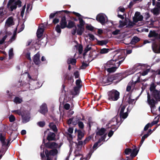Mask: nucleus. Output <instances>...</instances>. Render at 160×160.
Segmentation results:
<instances>
[{"label": "nucleus", "instance_id": "1", "mask_svg": "<svg viewBox=\"0 0 160 160\" xmlns=\"http://www.w3.org/2000/svg\"><path fill=\"white\" fill-rule=\"evenodd\" d=\"M140 78V73L139 72L137 73L133 78L128 83L127 87L126 94L127 95V102L130 105L128 107H132V105L135 104L136 100L135 99L131 98V92L133 91L134 88L137 84L139 83Z\"/></svg>", "mask_w": 160, "mask_h": 160}, {"label": "nucleus", "instance_id": "2", "mask_svg": "<svg viewBox=\"0 0 160 160\" xmlns=\"http://www.w3.org/2000/svg\"><path fill=\"white\" fill-rule=\"evenodd\" d=\"M147 94V101L148 104L150 105L152 110L155 107V104L156 102L153 98H154L157 101H160V92L158 90H155L153 91L151 93L152 99L151 98V96L149 93H148Z\"/></svg>", "mask_w": 160, "mask_h": 160}, {"label": "nucleus", "instance_id": "3", "mask_svg": "<svg viewBox=\"0 0 160 160\" xmlns=\"http://www.w3.org/2000/svg\"><path fill=\"white\" fill-rule=\"evenodd\" d=\"M123 60L118 62L116 59L111 60L108 62L105 65V68L110 73L114 72L122 62Z\"/></svg>", "mask_w": 160, "mask_h": 160}, {"label": "nucleus", "instance_id": "4", "mask_svg": "<svg viewBox=\"0 0 160 160\" xmlns=\"http://www.w3.org/2000/svg\"><path fill=\"white\" fill-rule=\"evenodd\" d=\"M122 119L119 116H116L113 118L109 122V123L107 125V128H110L114 130H116L118 128L121 122Z\"/></svg>", "mask_w": 160, "mask_h": 160}, {"label": "nucleus", "instance_id": "5", "mask_svg": "<svg viewBox=\"0 0 160 160\" xmlns=\"http://www.w3.org/2000/svg\"><path fill=\"white\" fill-rule=\"evenodd\" d=\"M133 21L132 22L129 19H126V23H127V27L131 28L134 25L139 26V25L137 24V23L140 21V13L139 12H136L133 18Z\"/></svg>", "mask_w": 160, "mask_h": 160}, {"label": "nucleus", "instance_id": "6", "mask_svg": "<svg viewBox=\"0 0 160 160\" xmlns=\"http://www.w3.org/2000/svg\"><path fill=\"white\" fill-rule=\"evenodd\" d=\"M108 95L109 100L116 101L119 98L120 93L118 91L113 89L108 92Z\"/></svg>", "mask_w": 160, "mask_h": 160}, {"label": "nucleus", "instance_id": "7", "mask_svg": "<svg viewBox=\"0 0 160 160\" xmlns=\"http://www.w3.org/2000/svg\"><path fill=\"white\" fill-rule=\"evenodd\" d=\"M21 6V2L20 0H9L7 6L9 10L12 11L16 8L17 6L20 7Z\"/></svg>", "mask_w": 160, "mask_h": 160}, {"label": "nucleus", "instance_id": "8", "mask_svg": "<svg viewBox=\"0 0 160 160\" xmlns=\"http://www.w3.org/2000/svg\"><path fill=\"white\" fill-rule=\"evenodd\" d=\"M126 106L122 104L119 108L118 112L120 115L119 117L121 119H125L128 116V111L129 107L126 110Z\"/></svg>", "mask_w": 160, "mask_h": 160}, {"label": "nucleus", "instance_id": "9", "mask_svg": "<svg viewBox=\"0 0 160 160\" xmlns=\"http://www.w3.org/2000/svg\"><path fill=\"white\" fill-rule=\"evenodd\" d=\"M92 153L90 152L86 158H82V155L80 154H76L75 157L73 158L70 155L67 158L66 160H88L90 158Z\"/></svg>", "mask_w": 160, "mask_h": 160}, {"label": "nucleus", "instance_id": "10", "mask_svg": "<svg viewBox=\"0 0 160 160\" xmlns=\"http://www.w3.org/2000/svg\"><path fill=\"white\" fill-rule=\"evenodd\" d=\"M11 34L10 32H8L6 30H3L0 31V45L4 43L6 38Z\"/></svg>", "mask_w": 160, "mask_h": 160}, {"label": "nucleus", "instance_id": "11", "mask_svg": "<svg viewBox=\"0 0 160 160\" xmlns=\"http://www.w3.org/2000/svg\"><path fill=\"white\" fill-rule=\"evenodd\" d=\"M96 19L102 25L108 21L107 17L103 13L98 14L96 17Z\"/></svg>", "mask_w": 160, "mask_h": 160}, {"label": "nucleus", "instance_id": "12", "mask_svg": "<svg viewBox=\"0 0 160 160\" xmlns=\"http://www.w3.org/2000/svg\"><path fill=\"white\" fill-rule=\"evenodd\" d=\"M44 143V145H45L46 147L49 148H60L61 144L59 145V146L54 142H48L46 143H44V140H43V144ZM43 145L42 144L41 146V149L43 148Z\"/></svg>", "mask_w": 160, "mask_h": 160}, {"label": "nucleus", "instance_id": "13", "mask_svg": "<svg viewBox=\"0 0 160 160\" xmlns=\"http://www.w3.org/2000/svg\"><path fill=\"white\" fill-rule=\"evenodd\" d=\"M138 151L139 150H137L136 148H134L133 149L130 148H127L125 150V153L127 155L131 153L130 157L132 158H133L136 156Z\"/></svg>", "mask_w": 160, "mask_h": 160}, {"label": "nucleus", "instance_id": "14", "mask_svg": "<svg viewBox=\"0 0 160 160\" xmlns=\"http://www.w3.org/2000/svg\"><path fill=\"white\" fill-rule=\"evenodd\" d=\"M152 48L156 53H160V41L158 42H154L152 44Z\"/></svg>", "mask_w": 160, "mask_h": 160}, {"label": "nucleus", "instance_id": "15", "mask_svg": "<svg viewBox=\"0 0 160 160\" xmlns=\"http://www.w3.org/2000/svg\"><path fill=\"white\" fill-rule=\"evenodd\" d=\"M74 15L78 18V19L79 21V24L77 25L78 27H84L85 22L82 19V16L79 13L73 12H72Z\"/></svg>", "mask_w": 160, "mask_h": 160}, {"label": "nucleus", "instance_id": "16", "mask_svg": "<svg viewBox=\"0 0 160 160\" xmlns=\"http://www.w3.org/2000/svg\"><path fill=\"white\" fill-rule=\"evenodd\" d=\"M44 31V26L42 24L39 27L37 31V35L38 38H40L42 36Z\"/></svg>", "mask_w": 160, "mask_h": 160}, {"label": "nucleus", "instance_id": "17", "mask_svg": "<svg viewBox=\"0 0 160 160\" xmlns=\"http://www.w3.org/2000/svg\"><path fill=\"white\" fill-rule=\"evenodd\" d=\"M73 128H69L68 129L66 134L68 140L70 142L72 140L73 137L72 134L73 132Z\"/></svg>", "mask_w": 160, "mask_h": 160}, {"label": "nucleus", "instance_id": "18", "mask_svg": "<svg viewBox=\"0 0 160 160\" xmlns=\"http://www.w3.org/2000/svg\"><path fill=\"white\" fill-rule=\"evenodd\" d=\"M14 24L13 18L12 17H9L6 20L5 26L6 27H9Z\"/></svg>", "mask_w": 160, "mask_h": 160}, {"label": "nucleus", "instance_id": "19", "mask_svg": "<svg viewBox=\"0 0 160 160\" xmlns=\"http://www.w3.org/2000/svg\"><path fill=\"white\" fill-rule=\"evenodd\" d=\"M152 133V131L151 129H148L146 133L145 132L144 134H143L144 135L142 137L141 140V146L145 139L147 138Z\"/></svg>", "mask_w": 160, "mask_h": 160}, {"label": "nucleus", "instance_id": "20", "mask_svg": "<svg viewBox=\"0 0 160 160\" xmlns=\"http://www.w3.org/2000/svg\"><path fill=\"white\" fill-rule=\"evenodd\" d=\"M41 42V41H40L38 39L36 41L32 40V39H30L28 41L26 45L27 46H29L30 45L34 46V47H36V46H35V45H39Z\"/></svg>", "mask_w": 160, "mask_h": 160}, {"label": "nucleus", "instance_id": "21", "mask_svg": "<svg viewBox=\"0 0 160 160\" xmlns=\"http://www.w3.org/2000/svg\"><path fill=\"white\" fill-rule=\"evenodd\" d=\"M60 24L61 28L63 29L67 27V22L65 17H63L62 18Z\"/></svg>", "mask_w": 160, "mask_h": 160}, {"label": "nucleus", "instance_id": "22", "mask_svg": "<svg viewBox=\"0 0 160 160\" xmlns=\"http://www.w3.org/2000/svg\"><path fill=\"white\" fill-rule=\"evenodd\" d=\"M40 54L38 53H37L34 56L33 61L34 63L36 65H38L40 63Z\"/></svg>", "mask_w": 160, "mask_h": 160}, {"label": "nucleus", "instance_id": "23", "mask_svg": "<svg viewBox=\"0 0 160 160\" xmlns=\"http://www.w3.org/2000/svg\"><path fill=\"white\" fill-rule=\"evenodd\" d=\"M46 151L48 152V154L49 155V157L51 158V159H52V156H55L58 153V151L56 149H52L49 151H48L47 150H46L45 151V153Z\"/></svg>", "mask_w": 160, "mask_h": 160}, {"label": "nucleus", "instance_id": "24", "mask_svg": "<svg viewBox=\"0 0 160 160\" xmlns=\"http://www.w3.org/2000/svg\"><path fill=\"white\" fill-rule=\"evenodd\" d=\"M39 111L41 113L43 114L47 112L48 109L46 104H43L41 106Z\"/></svg>", "mask_w": 160, "mask_h": 160}, {"label": "nucleus", "instance_id": "25", "mask_svg": "<svg viewBox=\"0 0 160 160\" xmlns=\"http://www.w3.org/2000/svg\"><path fill=\"white\" fill-rule=\"evenodd\" d=\"M148 37L149 38L154 37L155 38L159 39V34L155 31H150L148 35Z\"/></svg>", "mask_w": 160, "mask_h": 160}, {"label": "nucleus", "instance_id": "26", "mask_svg": "<svg viewBox=\"0 0 160 160\" xmlns=\"http://www.w3.org/2000/svg\"><path fill=\"white\" fill-rule=\"evenodd\" d=\"M6 13V10L4 9V8L1 7L0 8V23L2 22L4 18H2V16L5 14Z\"/></svg>", "mask_w": 160, "mask_h": 160}, {"label": "nucleus", "instance_id": "27", "mask_svg": "<svg viewBox=\"0 0 160 160\" xmlns=\"http://www.w3.org/2000/svg\"><path fill=\"white\" fill-rule=\"evenodd\" d=\"M75 132H77L78 133V140H81L84 136V133L80 130L77 131L76 129L75 130Z\"/></svg>", "mask_w": 160, "mask_h": 160}, {"label": "nucleus", "instance_id": "28", "mask_svg": "<svg viewBox=\"0 0 160 160\" xmlns=\"http://www.w3.org/2000/svg\"><path fill=\"white\" fill-rule=\"evenodd\" d=\"M55 135L54 133L50 132L48 134L47 138L49 141L53 140L55 139Z\"/></svg>", "mask_w": 160, "mask_h": 160}, {"label": "nucleus", "instance_id": "29", "mask_svg": "<svg viewBox=\"0 0 160 160\" xmlns=\"http://www.w3.org/2000/svg\"><path fill=\"white\" fill-rule=\"evenodd\" d=\"M91 139V138L88 137L83 142L81 141H79L78 143V146H81L82 145H84L85 144L88 142Z\"/></svg>", "mask_w": 160, "mask_h": 160}, {"label": "nucleus", "instance_id": "30", "mask_svg": "<svg viewBox=\"0 0 160 160\" xmlns=\"http://www.w3.org/2000/svg\"><path fill=\"white\" fill-rule=\"evenodd\" d=\"M105 129L104 128H102L97 133V134L100 135H104V137H106L107 135V133L105 132Z\"/></svg>", "mask_w": 160, "mask_h": 160}, {"label": "nucleus", "instance_id": "31", "mask_svg": "<svg viewBox=\"0 0 160 160\" xmlns=\"http://www.w3.org/2000/svg\"><path fill=\"white\" fill-rule=\"evenodd\" d=\"M0 140L3 146L7 145L6 142L5 141V139L4 136L2 135V134L1 133H0Z\"/></svg>", "mask_w": 160, "mask_h": 160}, {"label": "nucleus", "instance_id": "32", "mask_svg": "<svg viewBox=\"0 0 160 160\" xmlns=\"http://www.w3.org/2000/svg\"><path fill=\"white\" fill-rule=\"evenodd\" d=\"M78 28L77 30V34L79 35H81L84 31V27H78Z\"/></svg>", "mask_w": 160, "mask_h": 160}, {"label": "nucleus", "instance_id": "33", "mask_svg": "<svg viewBox=\"0 0 160 160\" xmlns=\"http://www.w3.org/2000/svg\"><path fill=\"white\" fill-rule=\"evenodd\" d=\"M152 127L151 126V124L150 123H149L147 124L144 128V129L143 131L142 132V133L141 134V136H142V134H144L145 133V132L147 130H148V129L149 128H151Z\"/></svg>", "mask_w": 160, "mask_h": 160}, {"label": "nucleus", "instance_id": "34", "mask_svg": "<svg viewBox=\"0 0 160 160\" xmlns=\"http://www.w3.org/2000/svg\"><path fill=\"white\" fill-rule=\"evenodd\" d=\"M75 26V23L74 22L71 21H69L68 22V25H67V27L68 28H70Z\"/></svg>", "mask_w": 160, "mask_h": 160}, {"label": "nucleus", "instance_id": "35", "mask_svg": "<svg viewBox=\"0 0 160 160\" xmlns=\"http://www.w3.org/2000/svg\"><path fill=\"white\" fill-rule=\"evenodd\" d=\"M75 48L77 50H78L80 53H81L82 51V47L81 45L77 44L75 46Z\"/></svg>", "mask_w": 160, "mask_h": 160}, {"label": "nucleus", "instance_id": "36", "mask_svg": "<svg viewBox=\"0 0 160 160\" xmlns=\"http://www.w3.org/2000/svg\"><path fill=\"white\" fill-rule=\"evenodd\" d=\"M160 9L157 8H154L153 9L151 10L152 12L154 15H158L159 14V12Z\"/></svg>", "mask_w": 160, "mask_h": 160}, {"label": "nucleus", "instance_id": "37", "mask_svg": "<svg viewBox=\"0 0 160 160\" xmlns=\"http://www.w3.org/2000/svg\"><path fill=\"white\" fill-rule=\"evenodd\" d=\"M50 128L54 131L56 132L57 131L56 126L53 122L50 123L49 125Z\"/></svg>", "mask_w": 160, "mask_h": 160}, {"label": "nucleus", "instance_id": "38", "mask_svg": "<svg viewBox=\"0 0 160 160\" xmlns=\"http://www.w3.org/2000/svg\"><path fill=\"white\" fill-rule=\"evenodd\" d=\"M80 88L75 87L74 88L73 91L72 92V94L73 95H76L79 93V89Z\"/></svg>", "mask_w": 160, "mask_h": 160}, {"label": "nucleus", "instance_id": "39", "mask_svg": "<svg viewBox=\"0 0 160 160\" xmlns=\"http://www.w3.org/2000/svg\"><path fill=\"white\" fill-rule=\"evenodd\" d=\"M139 40V38L137 37H134L132 39L131 43L132 44H134L136 43Z\"/></svg>", "mask_w": 160, "mask_h": 160}, {"label": "nucleus", "instance_id": "40", "mask_svg": "<svg viewBox=\"0 0 160 160\" xmlns=\"http://www.w3.org/2000/svg\"><path fill=\"white\" fill-rule=\"evenodd\" d=\"M76 62V61L75 59L72 58H68L67 61V62L68 64L71 63L72 65H74L75 64Z\"/></svg>", "mask_w": 160, "mask_h": 160}, {"label": "nucleus", "instance_id": "41", "mask_svg": "<svg viewBox=\"0 0 160 160\" xmlns=\"http://www.w3.org/2000/svg\"><path fill=\"white\" fill-rule=\"evenodd\" d=\"M127 23H126V19H125V22H123L121 20L119 21V25L118 26L119 28H123L125 26L127 25Z\"/></svg>", "mask_w": 160, "mask_h": 160}, {"label": "nucleus", "instance_id": "42", "mask_svg": "<svg viewBox=\"0 0 160 160\" xmlns=\"http://www.w3.org/2000/svg\"><path fill=\"white\" fill-rule=\"evenodd\" d=\"M156 87V85L154 83H152L151 84L149 88V89L151 92V93H152L153 91L155 90H156V89H155Z\"/></svg>", "mask_w": 160, "mask_h": 160}, {"label": "nucleus", "instance_id": "43", "mask_svg": "<svg viewBox=\"0 0 160 160\" xmlns=\"http://www.w3.org/2000/svg\"><path fill=\"white\" fill-rule=\"evenodd\" d=\"M108 41L105 40L98 41V44L101 46L106 45L108 43Z\"/></svg>", "mask_w": 160, "mask_h": 160}, {"label": "nucleus", "instance_id": "44", "mask_svg": "<svg viewBox=\"0 0 160 160\" xmlns=\"http://www.w3.org/2000/svg\"><path fill=\"white\" fill-rule=\"evenodd\" d=\"M140 70V64L137 63L136 64L133 68V70L134 72L138 71Z\"/></svg>", "mask_w": 160, "mask_h": 160}, {"label": "nucleus", "instance_id": "45", "mask_svg": "<svg viewBox=\"0 0 160 160\" xmlns=\"http://www.w3.org/2000/svg\"><path fill=\"white\" fill-rule=\"evenodd\" d=\"M151 71V70H150V68L149 69H147L143 71L142 73L141 72V75L142 76H144L148 74V72H149Z\"/></svg>", "mask_w": 160, "mask_h": 160}, {"label": "nucleus", "instance_id": "46", "mask_svg": "<svg viewBox=\"0 0 160 160\" xmlns=\"http://www.w3.org/2000/svg\"><path fill=\"white\" fill-rule=\"evenodd\" d=\"M22 101V98L18 97H16L14 100V102L16 103H19Z\"/></svg>", "mask_w": 160, "mask_h": 160}, {"label": "nucleus", "instance_id": "47", "mask_svg": "<svg viewBox=\"0 0 160 160\" xmlns=\"http://www.w3.org/2000/svg\"><path fill=\"white\" fill-rule=\"evenodd\" d=\"M109 50V49L104 48L101 50L100 53L101 54H105L108 53Z\"/></svg>", "mask_w": 160, "mask_h": 160}, {"label": "nucleus", "instance_id": "48", "mask_svg": "<svg viewBox=\"0 0 160 160\" xmlns=\"http://www.w3.org/2000/svg\"><path fill=\"white\" fill-rule=\"evenodd\" d=\"M9 59L12 58L13 56V50L12 48L10 49L9 51Z\"/></svg>", "mask_w": 160, "mask_h": 160}, {"label": "nucleus", "instance_id": "49", "mask_svg": "<svg viewBox=\"0 0 160 160\" xmlns=\"http://www.w3.org/2000/svg\"><path fill=\"white\" fill-rule=\"evenodd\" d=\"M61 26L59 25V24H58L56 26L55 29L56 32L59 33H60L61 32Z\"/></svg>", "mask_w": 160, "mask_h": 160}, {"label": "nucleus", "instance_id": "50", "mask_svg": "<svg viewBox=\"0 0 160 160\" xmlns=\"http://www.w3.org/2000/svg\"><path fill=\"white\" fill-rule=\"evenodd\" d=\"M30 118L29 117H23L22 118V122L23 123H26L29 121Z\"/></svg>", "mask_w": 160, "mask_h": 160}, {"label": "nucleus", "instance_id": "51", "mask_svg": "<svg viewBox=\"0 0 160 160\" xmlns=\"http://www.w3.org/2000/svg\"><path fill=\"white\" fill-rule=\"evenodd\" d=\"M81 81L80 79H77L76 80V84L77 85V87L81 88L82 87V85H81Z\"/></svg>", "mask_w": 160, "mask_h": 160}, {"label": "nucleus", "instance_id": "52", "mask_svg": "<svg viewBox=\"0 0 160 160\" xmlns=\"http://www.w3.org/2000/svg\"><path fill=\"white\" fill-rule=\"evenodd\" d=\"M25 8L26 5H25L22 7L21 11V15L22 18L23 16Z\"/></svg>", "mask_w": 160, "mask_h": 160}, {"label": "nucleus", "instance_id": "53", "mask_svg": "<svg viewBox=\"0 0 160 160\" xmlns=\"http://www.w3.org/2000/svg\"><path fill=\"white\" fill-rule=\"evenodd\" d=\"M32 6L31 3H28L27 5V12H29L31 10Z\"/></svg>", "mask_w": 160, "mask_h": 160}, {"label": "nucleus", "instance_id": "54", "mask_svg": "<svg viewBox=\"0 0 160 160\" xmlns=\"http://www.w3.org/2000/svg\"><path fill=\"white\" fill-rule=\"evenodd\" d=\"M9 119L10 122H14L15 120V117L13 115H11L9 116Z\"/></svg>", "mask_w": 160, "mask_h": 160}, {"label": "nucleus", "instance_id": "55", "mask_svg": "<svg viewBox=\"0 0 160 160\" xmlns=\"http://www.w3.org/2000/svg\"><path fill=\"white\" fill-rule=\"evenodd\" d=\"M139 0H133L132 1H131L129 3L128 6L130 8H131L134 4L137 2V1Z\"/></svg>", "mask_w": 160, "mask_h": 160}, {"label": "nucleus", "instance_id": "56", "mask_svg": "<svg viewBox=\"0 0 160 160\" xmlns=\"http://www.w3.org/2000/svg\"><path fill=\"white\" fill-rule=\"evenodd\" d=\"M143 16L144 18L146 20H147L150 17V15L148 12L145 13Z\"/></svg>", "mask_w": 160, "mask_h": 160}, {"label": "nucleus", "instance_id": "57", "mask_svg": "<svg viewBox=\"0 0 160 160\" xmlns=\"http://www.w3.org/2000/svg\"><path fill=\"white\" fill-rule=\"evenodd\" d=\"M88 35L89 37V38L90 40H94L95 39V38L94 36L92 34L89 33L88 34Z\"/></svg>", "mask_w": 160, "mask_h": 160}, {"label": "nucleus", "instance_id": "58", "mask_svg": "<svg viewBox=\"0 0 160 160\" xmlns=\"http://www.w3.org/2000/svg\"><path fill=\"white\" fill-rule=\"evenodd\" d=\"M37 124L39 126L43 127L45 125V123L43 121H41L38 122Z\"/></svg>", "mask_w": 160, "mask_h": 160}, {"label": "nucleus", "instance_id": "59", "mask_svg": "<svg viewBox=\"0 0 160 160\" xmlns=\"http://www.w3.org/2000/svg\"><path fill=\"white\" fill-rule=\"evenodd\" d=\"M151 72L152 73L154 72L156 74L160 75V69H158L157 71H155L153 70H151Z\"/></svg>", "mask_w": 160, "mask_h": 160}, {"label": "nucleus", "instance_id": "60", "mask_svg": "<svg viewBox=\"0 0 160 160\" xmlns=\"http://www.w3.org/2000/svg\"><path fill=\"white\" fill-rule=\"evenodd\" d=\"M86 28L88 30L92 31L93 30V27L91 25H87L86 27Z\"/></svg>", "mask_w": 160, "mask_h": 160}, {"label": "nucleus", "instance_id": "61", "mask_svg": "<svg viewBox=\"0 0 160 160\" xmlns=\"http://www.w3.org/2000/svg\"><path fill=\"white\" fill-rule=\"evenodd\" d=\"M70 106L68 103H66L64 105V108L67 110H69L70 108Z\"/></svg>", "mask_w": 160, "mask_h": 160}, {"label": "nucleus", "instance_id": "62", "mask_svg": "<svg viewBox=\"0 0 160 160\" xmlns=\"http://www.w3.org/2000/svg\"><path fill=\"white\" fill-rule=\"evenodd\" d=\"M91 47L90 45H88L85 49L84 51L85 52H87L90 50L91 49Z\"/></svg>", "mask_w": 160, "mask_h": 160}, {"label": "nucleus", "instance_id": "63", "mask_svg": "<svg viewBox=\"0 0 160 160\" xmlns=\"http://www.w3.org/2000/svg\"><path fill=\"white\" fill-rule=\"evenodd\" d=\"M78 125L79 127L81 128H83L84 127L83 123L82 122H78Z\"/></svg>", "mask_w": 160, "mask_h": 160}, {"label": "nucleus", "instance_id": "64", "mask_svg": "<svg viewBox=\"0 0 160 160\" xmlns=\"http://www.w3.org/2000/svg\"><path fill=\"white\" fill-rule=\"evenodd\" d=\"M114 131L113 130L111 129V131L109 132L108 134V136L109 137H111L113 134Z\"/></svg>", "mask_w": 160, "mask_h": 160}]
</instances>
